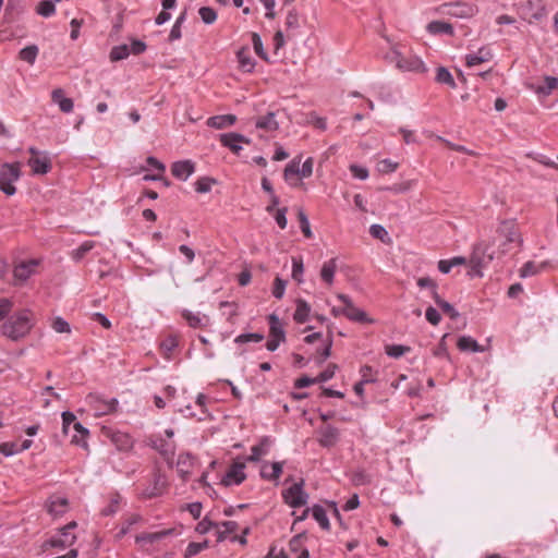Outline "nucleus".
<instances>
[{
    "label": "nucleus",
    "mask_w": 558,
    "mask_h": 558,
    "mask_svg": "<svg viewBox=\"0 0 558 558\" xmlns=\"http://www.w3.org/2000/svg\"><path fill=\"white\" fill-rule=\"evenodd\" d=\"M384 60L402 72L424 73L426 66L422 59L401 44H392Z\"/></svg>",
    "instance_id": "obj_1"
},
{
    "label": "nucleus",
    "mask_w": 558,
    "mask_h": 558,
    "mask_svg": "<svg viewBox=\"0 0 558 558\" xmlns=\"http://www.w3.org/2000/svg\"><path fill=\"white\" fill-rule=\"evenodd\" d=\"M36 324V317L32 310L23 308L11 315L1 326L2 336L12 341L25 338Z\"/></svg>",
    "instance_id": "obj_2"
},
{
    "label": "nucleus",
    "mask_w": 558,
    "mask_h": 558,
    "mask_svg": "<svg viewBox=\"0 0 558 558\" xmlns=\"http://www.w3.org/2000/svg\"><path fill=\"white\" fill-rule=\"evenodd\" d=\"M302 156L294 157L284 168V181L292 187H301L302 180L310 178L313 173L314 160L308 157L300 167Z\"/></svg>",
    "instance_id": "obj_3"
},
{
    "label": "nucleus",
    "mask_w": 558,
    "mask_h": 558,
    "mask_svg": "<svg viewBox=\"0 0 558 558\" xmlns=\"http://www.w3.org/2000/svg\"><path fill=\"white\" fill-rule=\"evenodd\" d=\"M21 178V163H3L0 167V190L11 196L15 193L16 189L14 183Z\"/></svg>",
    "instance_id": "obj_4"
},
{
    "label": "nucleus",
    "mask_w": 558,
    "mask_h": 558,
    "mask_svg": "<svg viewBox=\"0 0 558 558\" xmlns=\"http://www.w3.org/2000/svg\"><path fill=\"white\" fill-rule=\"evenodd\" d=\"M500 252L496 254L494 250H492L490 245L482 242L478 243L471 255L470 263L472 265V270L481 276V269L485 268L494 258L500 257Z\"/></svg>",
    "instance_id": "obj_5"
},
{
    "label": "nucleus",
    "mask_w": 558,
    "mask_h": 558,
    "mask_svg": "<svg viewBox=\"0 0 558 558\" xmlns=\"http://www.w3.org/2000/svg\"><path fill=\"white\" fill-rule=\"evenodd\" d=\"M439 12L444 15H449L452 17L470 19L476 14L477 9L473 4L454 1L441 4L439 7Z\"/></svg>",
    "instance_id": "obj_6"
},
{
    "label": "nucleus",
    "mask_w": 558,
    "mask_h": 558,
    "mask_svg": "<svg viewBox=\"0 0 558 558\" xmlns=\"http://www.w3.org/2000/svg\"><path fill=\"white\" fill-rule=\"evenodd\" d=\"M76 522L72 521L65 526H63L59 534L52 536L50 539H48L44 546L45 547H57L60 549H64L66 547L72 546L76 541V535L73 534L71 531L76 527Z\"/></svg>",
    "instance_id": "obj_7"
},
{
    "label": "nucleus",
    "mask_w": 558,
    "mask_h": 558,
    "mask_svg": "<svg viewBox=\"0 0 558 558\" xmlns=\"http://www.w3.org/2000/svg\"><path fill=\"white\" fill-rule=\"evenodd\" d=\"M337 299L342 302L343 307L341 308V313L350 320L361 323V324H371L373 320L368 318L367 314L356 307L351 299L343 294L339 293Z\"/></svg>",
    "instance_id": "obj_8"
},
{
    "label": "nucleus",
    "mask_w": 558,
    "mask_h": 558,
    "mask_svg": "<svg viewBox=\"0 0 558 558\" xmlns=\"http://www.w3.org/2000/svg\"><path fill=\"white\" fill-rule=\"evenodd\" d=\"M86 402L89 408L94 411L95 416H102L116 412L118 408V400L110 399L106 400L97 395H88Z\"/></svg>",
    "instance_id": "obj_9"
},
{
    "label": "nucleus",
    "mask_w": 558,
    "mask_h": 558,
    "mask_svg": "<svg viewBox=\"0 0 558 558\" xmlns=\"http://www.w3.org/2000/svg\"><path fill=\"white\" fill-rule=\"evenodd\" d=\"M269 323V340L266 343V348L269 351H275L279 347V344L284 341L286 335L283 330L282 323L279 317L275 314L268 316Z\"/></svg>",
    "instance_id": "obj_10"
},
{
    "label": "nucleus",
    "mask_w": 558,
    "mask_h": 558,
    "mask_svg": "<svg viewBox=\"0 0 558 558\" xmlns=\"http://www.w3.org/2000/svg\"><path fill=\"white\" fill-rule=\"evenodd\" d=\"M177 534H178V531L175 529H165V530H161L158 532H151V533L144 532V533L138 534L135 537V542L142 548L148 550V549H150L151 546H154L155 544H158L163 538L171 536V535H177Z\"/></svg>",
    "instance_id": "obj_11"
},
{
    "label": "nucleus",
    "mask_w": 558,
    "mask_h": 558,
    "mask_svg": "<svg viewBox=\"0 0 558 558\" xmlns=\"http://www.w3.org/2000/svg\"><path fill=\"white\" fill-rule=\"evenodd\" d=\"M303 482L295 483L282 492L283 500L292 508L304 506L307 502L308 495L302 488Z\"/></svg>",
    "instance_id": "obj_12"
},
{
    "label": "nucleus",
    "mask_w": 558,
    "mask_h": 558,
    "mask_svg": "<svg viewBox=\"0 0 558 558\" xmlns=\"http://www.w3.org/2000/svg\"><path fill=\"white\" fill-rule=\"evenodd\" d=\"M101 432L105 437L110 439L118 450L129 451L133 448L134 440L128 433L113 430L109 427H104Z\"/></svg>",
    "instance_id": "obj_13"
},
{
    "label": "nucleus",
    "mask_w": 558,
    "mask_h": 558,
    "mask_svg": "<svg viewBox=\"0 0 558 558\" xmlns=\"http://www.w3.org/2000/svg\"><path fill=\"white\" fill-rule=\"evenodd\" d=\"M244 470V462L239 460L233 461V463L228 468L225 476L222 477L221 484L223 486L240 485L246 478Z\"/></svg>",
    "instance_id": "obj_14"
},
{
    "label": "nucleus",
    "mask_w": 558,
    "mask_h": 558,
    "mask_svg": "<svg viewBox=\"0 0 558 558\" xmlns=\"http://www.w3.org/2000/svg\"><path fill=\"white\" fill-rule=\"evenodd\" d=\"M222 146L228 147L232 153L240 154L242 143L250 144V140L239 133H225L219 135Z\"/></svg>",
    "instance_id": "obj_15"
},
{
    "label": "nucleus",
    "mask_w": 558,
    "mask_h": 558,
    "mask_svg": "<svg viewBox=\"0 0 558 558\" xmlns=\"http://www.w3.org/2000/svg\"><path fill=\"white\" fill-rule=\"evenodd\" d=\"M27 165L31 167L34 174H46L51 169V159L47 151L40 155L32 156Z\"/></svg>",
    "instance_id": "obj_16"
},
{
    "label": "nucleus",
    "mask_w": 558,
    "mask_h": 558,
    "mask_svg": "<svg viewBox=\"0 0 558 558\" xmlns=\"http://www.w3.org/2000/svg\"><path fill=\"white\" fill-rule=\"evenodd\" d=\"M500 231L506 236V242L502 243V248L500 250V255L506 254L508 250V245L515 243L517 245L521 244V238L517 230V227L513 222H504Z\"/></svg>",
    "instance_id": "obj_17"
},
{
    "label": "nucleus",
    "mask_w": 558,
    "mask_h": 558,
    "mask_svg": "<svg viewBox=\"0 0 558 558\" xmlns=\"http://www.w3.org/2000/svg\"><path fill=\"white\" fill-rule=\"evenodd\" d=\"M46 509L51 517L59 518L68 511L69 501L60 496H51L46 502Z\"/></svg>",
    "instance_id": "obj_18"
},
{
    "label": "nucleus",
    "mask_w": 558,
    "mask_h": 558,
    "mask_svg": "<svg viewBox=\"0 0 558 558\" xmlns=\"http://www.w3.org/2000/svg\"><path fill=\"white\" fill-rule=\"evenodd\" d=\"M37 267L38 260L36 259L22 260L14 267V278L23 282L36 271Z\"/></svg>",
    "instance_id": "obj_19"
},
{
    "label": "nucleus",
    "mask_w": 558,
    "mask_h": 558,
    "mask_svg": "<svg viewBox=\"0 0 558 558\" xmlns=\"http://www.w3.org/2000/svg\"><path fill=\"white\" fill-rule=\"evenodd\" d=\"M195 465V458L190 453H180L177 460V471L183 481H187Z\"/></svg>",
    "instance_id": "obj_20"
},
{
    "label": "nucleus",
    "mask_w": 558,
    "mask_h": 558,
    "mask_svg": "<svg viewBox=\"0 0 558 558\" xmlns=\"http://www.w3.org/2000/svg\"><path fill=\"white\" fill-rule=\"evenodd\" d=\"M318 442L326 448L332 447L338 441L339 430L331 425H324L318 429Z\"/></svg>",
    "instance_id": "obj_21"
},
{
    "label": "nucleus",
    "mask_w": 558,
    "mask_h": 558,
    "mask_svg": "<svg viewBox=\"0 0 558 558\" xmlns=\"http://www.w3.org/2000/svg\"><path fill=\"white\" fill-rule=\"evenodd\" d=\"M194 163L191 160L177 161L171 167L172 174L182 181L187 180L194 172Z\"/></svg>",
    "instance_id": "obj_22"
},
{
    "label": "nucleus",
    "mask_w": 558,
    "mask_h": 558,
    "mask_svg": "<svg viewBox=\"0 0 558 558\" xmlns=\"http://www.w3.org/2000/svg\"><path fill=\"white\" fill-rule=\"evenodd\" d=\"M282 468V462H265L260 469V476L265 480L277 481L281 476Z\"/></svg>",
    "instance_id": "obj_23"
},
{
    "label": "nucleus",
    "mask_w": 558,
    "mask_h": 558,
    "mask_svg": "<svg viewBox=\"0 0 558 558\" xmlns=\"http://www.w3.org/2000/svg\"><path fill=\"white\" fill-rule=\"evenodd\" d=\"M235 122H236V117L234 114H221V116H214V117L208 118L206 124L209 128H213L216 130H222V129L233 125Z\"/></svg>",
    "instance_id": "obj_24"
},
{
    "label": "nucleus",
    "mask_w": 558,
    "mask_h": 558,
    "mask_svg": "<svg viewBox=\"0 0 558 558\" xmlns=\"http://www.w3.org/2000/svg\"><path fill=\"white\" fill-rule=\"evenodd\" d=\"M255 128L265 132H275L279 128L275 112H268L266 116L257 118Z\"/></svg>",
    "instance_id": "obj_25"
},
{
    "label": "nucleus",
    "mask_w": 558,
    "mask_h": 558,
    "mask_svg": "<svg viewBox=\"0 0 558 558\" xmlns=\"http://www.w3.org/2000/svg\"><path fill=\"white\" fill-rule=\"evenodd\" d=\"M490 59H492L490 51L487 48L482 47L477 50V52L469 53L465 56V64L469 68H472L477 64L488 62Z\"/></svg>",
    "instance_id": "obj_26"
},
{
    "label": "nucleus",
    "mask_w": 558,
    "mask_h": 558,
    "mask_svg": "<svg viewBox=\"0 0 558 558\" xmlns=\"http://www.w3.org/2000/svg\"><path fill=\"white\" fill-rule=\"evenodd\" d=\"M270 446V440L268 438H264L260 440L258 445H255L251 448V454L246 458L248 462H257L264 456L268 454Z\"/></svg>",
    "instance_id": "obj_27"
},
{
    "label": "nucleus",
    "mask_w": 558,
    "mask_h": 558,
    "mask_svg": "<svg viewBox=\"0 0 558 558\" xmlns=\"http://www.w3.org/2000/svg\"><path fill=\"white\" fill-rule=\"evenodd\" d=\"M240 69L244 72H252L255 68V61L251 57L250 49L246 47L241 48L236 53Z\"/></svg>",
    "instance_id": "obj_28"
},
{
    "label": "nucleus",
    "mask_w": 558,
    "mask_h": 558,
    "mask_svg": "<svg viewBox=\"0 0 558 558\" xmlns=\"http://www.w3.org/2000/svg\"><path fill=\"white\" fill-rule=\"evenodd\" d=\"M337 270V259L331 258L327 262H325L320 269V278L323 281H325L328 286H331L333 282V277Z\"/></svg>",
    "instance_id": "obj_29"
},
{
    "label": "nucleus",
    "mask_w": 558,
    "mask_h": 558,
    "mask_svg": "<svg viewBox=\"0 0 558 558\" xmlns=\"http://www.w3.org/2000/svg\"><path fill=\"white\" fill-rule=\"evenodd\" d=\"M426 28L433 35L446 34L453 36L454 34L452 25L444 21H433L428 23Z\"/></svg>",
    "instance_id": "obj_30"
},
{
    "label": "nucleus",
    "mask_w": 558,
    "mask_h": 558,
    "mask_svg": "<svg viewBox=\"0 0 558 558\" xmlns=\"http://www.w3.org/2000/svg\"><path fill=\"white\" fill-rule=\"evenodd\" d=\"M146 163L148 166V169L149 170H154V171H157L158 173L157 174H146L144 175V180L148 181V180H160L162 177V173L165 172L166 170V167L162 162H160L158 159H156L155 157L153 156H149L147 157L146 159Z\"/></svg>",
    "instance_id": "obj_31"
},
{
    "label": "nucleus",
    "mask_w": 558,
    "mask_h": 558,
    "mask_svg": "<svg viewBox=\"0 0 558 558\" xmlns=\"http://www.w3.org/2000/svg\"><path fill=\"white\" fill-rule=\"evenodd\" d=\"M310 313H311L310 304L306 301L299 299L296 301V308H295V312L293 315L294 320L298 324H304L308 319Z\"/></svg>",
    "instance_id": "obj_32"
},
{
    "label": "nucleus",
    "mask_w": 558,
    "mask_h": 558,
    "mask_svg": "<svg viewBox=\"0 0 558 558\" xmlns=\"http://www.w3.org/2000/svg\"><path fill=\"white\" fill-rule=\"evenodd\" d=\"M457 347L460 351L483 352L484 349L472 337L462 336L458 339Z\"/></svg>",
    "instance_id": "obj_33"
},
{
    "label": "nucleus",
    "mask_w": 558,
    "mask_h": 558,
    "mask_svg": "<svg viewBox=\"0 0 558 558\" xmlns=\"http://www.w3.org/2000/svg\"><path fill=\"white\" fill-rule=\"evenodd\" d=\"M179 340L174 335L167 336L160 343V353L166 357L170 359L173 350L178 347Z\"/></svg>",
    "instance_id": "obj_34"
},
{
    "label": "nucleus",
    "mask_w": 558,
    "mask_h": 558,
    "mask_svg": "<svg viewBox=\"0 0 558 558\" xmlns=\"http://www.w3.org/2000/svg\"><path fill=\"white\" fill-rule=\"evenodd\" d=\"M312 515L323 530L328 531L330 529V522L327 517L326 510L322 506L315 505L312 508Z\"/></svg>",
    "instance_id": "obj_35"
},
{
    "label": "nucleus",
    "mask_w": 558,
    "mask_h": 558,
    "mask_svg": "<svg viewBox=\"0 0 558 558\" xmlns=\"http://www.w3.org/2000/svg\"><path fill=\"white\" fill-rule=\"evenodd\" d=\"M239 530V524L235 521H225L222 523H218L217 535L218 541H223L228 537V535L236 532Z\"/></svg>",
    "instance_id": "obj_36"
},
{
    "label": "nucleus",
    "mask_w": 558,
    "mask_h": 558,
    "mask_svg": "<svg viewBox=\"0 0 558 558\" xmlns=\"http://www.w3.org/2000/svg\"><path fill=\"white\" fill-rule=\"evenodd\" d=\"M558 85V78L555 76H546L544 78V85H539L535 88L536 94L548 96Z\"/></svg>",
    "instance_id": "obj_37"
},
{
    "label": "nucleus",
    "mask_w": 558,
    "mask_h": 558,
    "mask_svg": "<svg viewBox=\"0 0 558 558\" xmlns=\"http://www.w3.org/2000/svg\"><path fill=\"white\" fill-rule=\"evenodd\" d=\"M182 316L187 322L189 326L193 327V328L203 327L205 325V323L207 322L206 316H201L198 313L195 314V313H192L189 311H184L182 313Z\"/></svg>",
    "instance_id": "obj_38"
},
{
    "label": "nucleus",
    "mask_w": 558,
    "mask_h": 558,
    "mask_svg": "<svg viewBox=\"0 0 558 558\" xmlns=\"http://www.w3.org/2000/svg\"><path fill=\"white\" fill-rule=\"evenodd\" d=\"M434 300L435 303L441 308V311L450 316V318L454 319L459 316V313L456 311V308L450 303L442 300L436 292L434 293Z\"/></svg>",
    "instance_id": "obj_39"
},
{
    "label": "nucleus",
    "mask_w": 558,
    "mask_h": 558,
    "mask_svg": "<svg viewBox=\"0 0 558 558\" xmlns=\"http://www.w3.org/2000/svg\"><path fill=\"white\" fill-rule=\"evenodd\" d=\"M37 56H38V47L36 45L27 46L20 51L21 60H23L29 64L35 63Z\"/></svg>",
    "instance_id": "obj_40"
},
{
    "label": "nucleus",
    "mask_w": 558,
    "mask_h": 558,
    "mask_svg": "<svg viewBox=\"0 0 558 558\" xmlns=\"http://www.w3.org/2000/svg\"><path fill=\"white\" fill-rule=\"evenodd\" d=\"M545 265H546L545 263L537 265L534 262H527L520 269V276L523 278L529 277V276H534V275L538 274L545 267Z\"/></svg>",
    "instance_id": "obj_41"
},
{
    "label": "nucleus",
    "mask_w": 558,
    "mask_h": 558,
    "mask_svg": "<svg viewBox=\"0 0 558 558\" xmlns=\"http://www.w3.org/2000/svg\"><path fill=\"white\" fill-rule=\"evenodd\" d=\"M95 242L93 241H85L82 243L76 250L72 251L71 256L74 260L78 262L84 256L94 248Z\"/></svg>",
    "instance_id": "obj_42"
},
{
    "label": "nucleus",
    "mask_w": 558,
    "mask_h": 558,
    "mask_svg": "<svg viewBox=\"0 0 558 558\" xmlns=\"http://www.w3.org/2000/svg\"><path fill=\"white\" fill-rule=\"evenodd\" d=\"M436 81L440 84H446L452 88L456 87L454 80L448 69L440 66L437 69Z\"/></svg>",
    "instance_id": "obj_43"
},
{
    "label": "nucleus",
    "mask_w": 558,
    "mask_h": 558,
    "mask_svg": "<svg viewBox=\"0 0 558 558\" xmlns=\"http://www.w3.org/2000/svg\"><path fill=\"white\" fill-rule=\"evenodd\" d=\"M369 233L373 238L378 239L383 243L388 244L391 242V239L388 235V232L380 225H372L369 228Z\"/></svg>",
    "instance_id": "obj_44"
},
{
    "label": "nucleus",
    "mask_w": 558,
    "mask_h": 558,
    "mask_svg": "<svg viewBox=\"0 0 558 558\" xmlns=\"http://www.w3.org/2000/svg\"><path fill=\"white\" fill-rule=\"evenodd\" d=\"M130 48L128 45H121L113 47L110 52V60L111 61H120L123 59H126L130 56Z\"/></svg>",
    "instance_id": "obj_45"
},
{
    "label": "nucleus",
    "mask_w": 558,
    "mask_h": 558,
    "mask_svg": "<svg viewBox=\"0 0 558 558\" xmlns=\"http://www.w3.org/2000/svg\"><path fill=\"white\" fill-rule=\"evenodd\" d=\"M410 347L401 345V344H389L386 345L385 352L387 355L398 359L403 354L410 352Z\"/></svg>",
    "instance_id": "obj_46"
},
{
    "label": "nucleus",
    "mask_w": 558,
    "mask_h": 558,
    "mask_svg": "<svg viewBox=\"0 0 558 558\" xmlns=\"http://www.w3.org/2000/svg\"><path fill=\"white\" fill-rule=\"evenodd\" d=\"M56 11L54 2L51 0H44L37 7V13L44 17L51 16Z\"/></svg>",
    "instance_id": "obj_47"
},
{
    "label": "nucleus",
    "mask_w": 558,
    "mask_h": 558,
    "mask_svg": "<svg viewBox=\"0 0 558 558\" xmlns=\"http://www.w3.org/2000/svg\"><path fill=\"white\" fill-rule=\"evenodd\" d=\"M143 518L137 513L128 515L122 522L120 534H126L132 525L141 522Z\"/></svg>",
    "instance_id": "obj_48"
},
{
    "label": "nucleus",
    "mask_w": 558,
    "mask_h": 558,
    "mask_svg": "<svg viewBox=\"0 0 558 558\" xmlns=\"http://www.w3.org/2000/svg\"><path fill=\"white\" fill-rule=\"evenodd\" d=\"M202 21L206 24H213L217 19V13L209 7H202L198 11Z\"/></svg>",
    "instance_id": "obj_49"
},
{
    "label": "nucleus",
    "mask_w": 558,
    "mask_h": 558,
    "mask_svg": "<svg viewBox=\"0 0 558 558\" xmlns=\"http://www.w3.org/2000/svg\"><path fill=\"white\" fill-rule=\"evenodd\" d=\"M214 183H215V180H213L208 177L201 178L195 182V191L197 193H207L210 191L211 185Z\"/></svg>",
    "instance_id": "obj_50"
},
{
    "label": "nucleus",
    "mask_w": 558,
    "mask_h": 558,
    "mask_svg": "<svg viewBox=\"0 0 558 558\" xmlns=\"http://www.w3.org/2000/svg\"><path fill=\"white\" fill-rule=\"evenodd\" d=\"M360 374H361V381L364 384L374 383L376 380L377 373L374 372V369L368 365L362 366L360 369Z\"/></svg>",
    "instance_id": "obj_51"
},
{
    "label": "nucleus",
    "mask_w": 558,
    "mask_h": 558,
    "mask_svg": "<svg viewBox=\"0 0 558 558\" xmlns=\"http://www.w3.org/2000/svg\"><path fill=\"white\" fill-rule=\"evenodd\" d=\"M349 169L352 177L359 180H366L369 175L368 169L364 166L353 163L349 167Z\"/></svg>",
    "instance_id": "obj_52"
},
{
    "label": "nucleus",
    "mask_w": 558,
    "mask_h": 558,
    "mask_svg": "<svg viewBox=\"0 0 558 558\" xmlns=\"http://www.w3.org/2000/svg\"><path fill=\"white\" fill-rule=\"evenodd\" d=\"M298 218H299V222H300V228H301L302 233L304 234V236L307 238V239L313 238V232L311 230L308 219L306 218L304 213L303 211H299Z\"/></svg>",
    "instance_id": "obj_53"
},
{
    "label": "nucleus",
    "mask_w": 558,
    "mask_h": 558,
    "mask_svg": "<svg viewBox=\"0 0 558 558\" xmlns=\"http://www.w3.org/2000/svg\"><path fill=\"white\" fill-rule=\"evenodd\" d=\"M264 339L262 333H242L234 339L235 343L260 342Z\"/></svg>",
    "instance_id": "obj_54"
},
{
    "label": "nucleus",
    "mask_w": 558,
    "mask_h": 558,
    "mask_svg": "<svg viewBox=\"0 0 558 558\" xmlns=\"http://www.w3.org/2000/svg\"><path fill=\"white\" fill-rule=\"evenodd\" d=\"M397 167V162H393L390 159H384L377 163L376 169L379 173H390L393 172Z\"/></svg>",
    "instance_id": "obj_55"
},
{
    "label": "nucleus",
    "mask_w": 558,
    "mask_h": 558,
    "mask_svg": "<svg viewBox=\"0 0 558 558\" xmlns=\"http://www.w3.org/2000/svg\"><path fill=\"white\" fill-rule=\"evenodd\" d=\"M252 44L256 54H258L262 59L267 60V54L264 51L263 41L258 34H252Z\"/></svg>",
    "instance_id": "obj_56"
},
{
    "label": "nucleus",
    "mask_w": 558,
    "mask_h": 558,
    "mask_svg": "<svg viewBox=\"0 0 558 558\" xmlns=\"http://www.w3.org/2000/svg\"><path fill=\"white\" fill-rule=\"evenodd\" d=\"M218 527V523H214L213 521L208 520L207 518L203 519L202 521H199L195 527L196 532H198L199 534H206L208 533L211 529H216L217 530Z\"/></svg>",
    "instance_id": "obj_57"
},
{
    "label": "nucleus",
    "mask_w": 558,
    "mask_h": 558,
    "mask_svg": "<svg viewBox=\"0 0 558 558\" xmlns=\"http://www.w3.org/2000/svg\"><path fill=\"white\" fill-rule=\"evenodd\" d=\"M303 274V260L302 258H292V277L296 281H301V276Z\"/></svg>",
    "instance_id": "obj_58"
},
{
    "label": "nucleus",
    "mask_w": 558,
    "mask_h": 558,
    "mask_svg": "<svg viewBox=\"0 0 558 558\" xmlns=\"http://www.w3.org/2000/svg\"><path fill=\"white\" fill-rule=\"evenodd\" d=\"M448 335H444L440 339L438 345L433 350V354L436 357H448V348L446 343V338Z\"/></svg>",
    "instance_id": "obj_59"
},
{
    "label": "nucleus",
    "mask_w": 558,
    "mask_h": 558,
    "mask_svg": "<svg viewBox=\"0 0 558 558\" xmlns=\"http://www.w3.org/2000/svg\"><path fill=\"white\" fill-rule=\"evenodd\" d=\"M336 369V364H329L327 368L316 377L317 383H324L331 379L335 376Z\"/></svg>",
    "instance_id": "obj_60"
},
{
    "label": "nucleus",
    "mask_w": 558,
    "mask_h": 558,
    "mask_svg": "<svg viewBox=\"0 0 558 558\" xmlns=\"http://www.w3.org/2000/svg\"><path fill=\"white\" fill-rule=\"evenodd\" d=\"M51 326L59 333L71 331L70 325L61 317L54 318Z\"/></svg>",
    "instance_id": "obj_61"
},
{
    "label": "nucleus",
    "mask_w": 558,
    "mask_h": 558,
    "mask_svg": "<svg viewBox=\"0 0 558 558\" xmlns=\"http://www.w3.org/2000/svg\"><path fill=\"white\" fill-rule=\"evenodd\" d=\"M284 290H286V282L283 280H281L279 277H276V279L274 281V287H272V295L276 299H281L284 294Z\"/></svg>",
    "instance_id": "obj_62"
},
{
    "label": "nucleus",
    "mask_w": 558,
    "mask_h": 558,
    "mask_svg": "<svg viewBox=\"0 0 558 558\" xmlns=\"http://www.w3.org/2000/svg\"><path fill=\"white\" fill-rule=\"evenodd\" d=\"M425 317H426L427 322L434 326L438 325L441 319V316L438 313V311L432 306L426 308Z\"/></svg>",
    "instance_id": "obj_63"
},
{
    "label": "nucleus",
    "mask_w": 558,
    "mask_h": 558,
    "mask_svg": "<svg viewBox=\"0 0 558 558\" xmlns=\"http://www.w3.org/2000/svg\"><path fill=\"white\" fill-rule=\"evenodd\" d=\"M287 29H296L299 27V16L295 11H289L286 16Z\"/></svg>",
    "instance_id": "obj_64"
}]
</instances>
